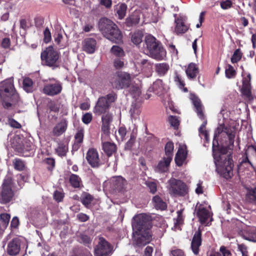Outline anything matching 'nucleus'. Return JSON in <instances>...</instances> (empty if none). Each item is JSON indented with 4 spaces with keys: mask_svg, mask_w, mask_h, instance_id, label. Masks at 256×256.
Wrapping results in <instances>:
<instances>
[{
    "mask_svg": "<svg viewBox=\"0 0 256 256\" xmlns=\"http://www.w3.org/2000/svg\"><path fill=\"white\" fill-rule=\"evenodd\" d=\"M68 127V121L65 118L62 119L54 128L52 134L54 136H58L64 134Z\"/></svg>",
    "mask_w": 256,
    "mask_h": 256,
    "instance_id": "24",
    "label": "nucleus"
},
{
    "mask_svg": "<svg viewBox=\"0 0 256 256\" xmlns=\"http://www.w3.org/2000/svg\"><path fill=\"white\" fill-rule=\"evenodd\" d=\"M132 227L134 240L138 246H144L150 242L152 236L150 230L151 219L149 216L145 214L135 216L133 218Z\"/></svg>",
    "mask_w": 256,
    "mask_h": 256,
    "instance_id": "2",
    "label": "nucleus"
},
{
    "mask_svg": "<svg viewBox=\"0 0 256 256\" xmlns=\"http://www.w3.org/2000/svg\"><path fill=\"white\" fill-rule=\"evenodd\" d=\"M69 180L71 185L74 188H80L82 184L80 178L74 174H70Z\"/></svg>",
    "mask_w": 256,
    "mask_h": 256,
    "instance_id": "35",
    "label": "nucleus"
},
{
    "mask_svg": "<svg viewBox=\"0 0 256 256\" xmlns=\"http://www.w3.org/2000/svg\"><path fill=\"white\" fill-rule=\"evenodd\" d=\"M202 244V234L200 229L194 233L191 242V248L195 255L199 252V248Z\"/></svg>",
    "mask_w": 256,
    "mask_h": 256,
    "instance_id": "20",
    "label": "nucleus"
},
{
    "mask_svg": "<svg viewBox=\"0 0 256 256\" xmlns=\"http://www.w3.org/2000/svg\"><path fill=\"white\" fill-rule=\"evenodd\" d=\"M171 161L172 160H170V158H167L166 157H164L162 160L158 162L156 168V170L160 172H166Z\"/></svg>",
    "mask_w": 256,
    "mask_h": 256,
    "instance_id": "31",
    "label": "nucleus"
},
{
    "mask_svg": "<svg viewBox=\"0 0 256 256\" xmlns=\"http://www.w3.org/2000/svg\"><path fill=\"white\" fill-rule=\"evenodd\" d=\"M14 185V182L12 176H6L0 188V204H6L12 200L14 196V192L12 190Z\"/></svg>",
    "mask_w": 256,
    "mask_h": 256,
    "instance_id": "6",
    "label": "nucleus"
},
{
    "mask_svg": "<svg viewBox=\"0 0 256 256\" xmlns=\"http://www.w3.org/2000/svg\"><path fill=\"white\" fill-rule=\"evenodd\" d=\"M143 34L140 31H136L134 32L131 37L132 42L136 45L140 44L142 42Z\"/></svg>",
    "mask_w": 256,
    "mask_h": 256,
    "instance_id": "37",
    "label": "nucleus"
},
{
    "mask_svg": "<svg viewBox=\"0 0 256 256\" xmlns=\"http://www.w3.org/2000/svg\"><path fill=\"white\" fill-rule=\"evenodd\" d=\"M139 18L132 16L126 18V22L128 26H132L134 24H137L139 22Z\"/></svg>",
    "mask_w": 256,
    "mask_h": 256,
    "instance_id": "57",
    "label": "nucleus"
},
{
    "mask_svg": "<svg viewBox=\"0 0 256 256\" xmlns=\"http://www.w3.org/2000/svg\"><path fill=\"white\" fill-rule=\"evenodd\" d=\"M96 40L92 38H86L82 42L83 50L88 54H92L96 48Z\"/></svg>",
    "mask_w": 256,
    "mask_h": 256,
    "instance_id": "23",
    "label": "nucleus"
},
{
    "mask_svg": "<svg viewBox=\"0 0 256 256\" xmlns=\"http://www.w3.org/2000/svg\"><path fill=\"white\" fill-rule=\"evenodd\" d=\"M242 53L240 49H236L231 58V61L232 63H236L242 58Z\"/></svg>",
    "mask_w": 256,
    "mask_h": 256,
    "instance_id": "53",
    "label": "nucleus"
},
{
    "mask_svg": "<svg viewBox=\"0 0 256 256\" xmlns=\"http://www.w3.org/2000/svg\"><path fill=\"white\" fill-rule=\"evenodd\" d=\"M146 185L148 188L150 192L154 194L157 190V184L156 182L153 181H146Z\"/></svg>",
    "mask_w": 256,
    "mask_h": 256,
    "instance_id": "51",
    "label": "nucleus"
},
{
    "mask_svg": "<svg viewBox=\"0 0 256 256\" xmlns=\"http://www.w3.org/2000/svg\"><path fill=\"white\" fill-rule=\"evenodd\" d=\"M10 218V214L6 213H2L0 215V220L2 223V227L6 228L9 224Z\"/></svg>",
    "mask_w": 256,
    "mask_h": 256,
    "instance_id": "43",
    "label": "nucleus"
},
{
    "mask_svg": "<svg viewBox=\"0 0 256 256\" xmlns=\"http://www.w3.org/2000/svg\"><path fill=\"white\" fill-rule=\"evenodd\" d=\"M186 72L188 78L194 79L198 73V68L196 64L192 62L188 64Z\"/></svg>",
    "mask_w": 256,
    "mask_h": 256,
    "instance_id": "30",
    "label": "nucleus"
},
{
    "mask_svg": "<svg viewBox=\"0 0 256 256\" xmlns=\"http://www.w3.org/2000/svg\"><path fill=\"white\" fill-rule=\"evenodd\" d=\"M112 252V246L104 238L100 237L94 248V256H110Z\"/></svg>",
    "mask_w": 256,
    "mask_h": 256,
    "instance_id": "12",
    "label": "nucleus"
},
{
    "mask_svg": "<svg viewBox=\"0 0 256 256\" xmlns=\"http://www.w3.org/2000/svg\"><path fill=\"white\" fill-rule=\"evenodd\" d=\"M81 202L84 205L88 208L90 205L91 202L93 200L92 196L88 193H84L81 196Z\"/></svg>",
    "mask_w": 256,
    "mask_h": 256,
    "instance_id": "40",
    "label": "nucleus"
},
{
    "mask_svg": "<svg viewBox=\"0 0 256 256\" xmlns=\"http://www.w3.org/2000/svg\"><path fill=\"white\" fill-rule=\"evenodd\" d=\"M8 122L9 125L14 128H21V124L13 118H9Z\"/></svg>",
    "mask_w": 256,
    "mask_h": 256,
    "instance_id": "64",
    "label": "nucleus"
},
{
    "mask_svg": "<svg viewBox=\"0 0 256 256\" xmlns=\"http://www.w3.org/2000/svg\"><path fill=\"white\" fill-rule=\"evenodd\" d=\"M12 162L14 170L18 171H22L26 168L25 162L20 158H14Z\"/></svg>",
    "mask_w": 256,
    "mask_h": 256,
    "instance_id": "33",
    "label": "nucleus"
},
{
    "mask_svg": "<svg viewBox=\"0 0 256 256\" xmlns=\"http://www.w3.org/2000/svg\"><path fill=\"white\" fill-rule=\"evenodd\" d=\"M86 159L88 163L94 168H98L102 164L99 158L98 151L94 148L88 150L86 153Z\"/></svg>",
    "mask_w": 256,
    "mask_h": 256,
    "instance_id": "15",
    "label": "nucleus"
},
{
    "mask_svg": "<svg viewBox=\"0 0 256 256\" xmlns=\"http://www.w3.org/2000/svg\"><path fill=\"white\" fill-rule=\"evenodd\" d=\"M232 3L230 0H222L220 2V6L222 9L228 10L232 6Z\"/></svg>",
    "mask_w": 256,
    "mask_h": 256,
    "instance_id": "59",
    "label": "nucleus"
},
{
    "mask_svg": "<svg viewBox=\"0 0 256 256\" xmlns=\"http://www.w3.org/2000/svg\"><path fill=\"white\" fill-rule=\"evenodd\" d=\"M155 70L160 76H165L170 70V65L166 62L158 63L155 64Z\"/></svg>",
    "mask_w": 256,
    "mask_h": 256,
    "instance_id": "28",
    "label": "nucleus"
},
{
    "mask_svg": "<svg viewBox=\"0 0 256 256\" xmlns=\"http://www.w3.org/2000/svg\"><path fill=\"white\" fill-rule=\"evenodd\" d=\"M113 88L122 90L130 87L131 84L130 75L124 72H116L110 80Z\"/></svg>",
    "mask_w": 256,
    "mask_h": 256,
    "instance_id": "7",
    "label": "nucleus"
},
{
    "mask_svg": "<svg viewBox=\"0 0 256 256\" xmlns=\"http://www.w3.org/2000/svg\"><path fill=\"white\" fill-rule=\"evenodd\" d=\"M130 112L132 118H136L140 112V107L136 104L132 103Z\"/></svg>",
    "mask_w": 256,
    "mask_h": 256,
    "instance_id": "42",
    "label": "nucleus"
},
{
    "mask_svg": "<svg viewBox=\"0 0 256 256\" xmlns=\"http://www.w3.org/2000/svg\"><path fill=\"white\" fill-rule=\"evenodd\" d=\"M225 74L226 78H231L235 76L236 72L232 66L228 65L226 69Z\"/></svg>",
    "mask_w": 256,
    "mask_h": 256,
    "instance_id": "49",
    "label": "nucleus"
},
{
    "mask_svg": "<svg viewBox=\"0 0 256 256\" xmlns=\"http://www.w3.org/2000/svg\"><path fill=\"white\" fill-rule=\"evenodd\" d=\"M175 28L174 32L176 34H183L186 32L189 26L186 24V20L184 18L179 16L175 19Z\"/></svg>",
    "mask_w": 256,
    "mask_h": 256,
    "instance_id": "19",
    "label": "nucleus"
},
{
    "mask_svg": "<svg viewBox=\"0 0 256 256\" xmlns=\"http://www.w3.org/2000/svg\"><path fill=\"white\" fill-rule=\"evenodd\" d=\"M68 151V146L67 144L64 143L58 144V146L56 149V152L60 156H64Z\"/></svg>",
    "mask_w": 256,
    "mask_h": 256,
    "instance_id": "41",
    "label": "nucleus"
},
{
    "mask_svg": "<svg viewBox=\"0 0 256 256\" xmlns=\"http://www.w3.org/2000/svg\"><path fill=\"white\" fill-rule=\"evenodd\" d=\"M174 148V144L171 142H168L165 146L166 158H170L172 160L173 157V151Z\"/></svg>",
    "mask_w": 256,
    "mask_h": 256,
    "instance_id": "36",
    "label": "nucleus"
},
{
    "mask_svg": "<svg viewBox=\"0 0 256 256\" xmlns=\"http://www.w3.org/2000/svg\"><path fill=\"white\" fill-rule=\"evenodd\" d=\"M110 190L112 192H120L125 189L126 180L121 176L112 178L110 180Z\"/></svg>",
    "mask_w": 256,
    "mask_h": 256,
    "instance_id": "13",
    "label": "nucleus"
},
{
    "mask_svg": "<svg viewBox=\"0 0 256 256\" xmlns=\"http://www.w3.org/2000/svg\"><path fill=\"white\" fill-rule=\"evenodd\" d=\"M22 238L19 237L13 238L8 243L6 252L12 256H16L19 254L20 250Z\"/></svg>",
    "mask_w": 256,
    "mask_h": 256,
    "instance_id": "17",
    "label": "nucleus"
},
{
    "mask_svg": "<svg viewBox=\"0 0 256 256\" xmlns=\"http://www.w3.org/2000/svg\"><path fill=\"white\" fill-rule=\"evenodd\" d=\"M166 188L169 194L172 196H184L188 193L186 184L174 178H171L168 181Z\"/></svg>",
    "mask_w": 256,
    "mask_h": 256,
    "instance_id": "8",
    "label": "nucleus"
},
{
    "mask_svg": "<svg viewBox=\"0 0 256 256\" xmlns=\"http://www.w3.org/2000/svg\"><path fill=\"white\" fill-rule=\"evenodd\" d=\"M98 28L104 37L110 41L116 43L122 41V34L117 26L111 20L106 18H100Z\"/></svg>",
    "mask_w": 256,
    "mask_h": 256,
    "instance_id": "5",
    "label": "nucleus"
},
{
    "mask_svg": "<svg viewBox=\"0 0 256 256\" xmlns=\"http://www.w3.org/2000/svg\"><path fill=\"white\" fill-rule=\"evenodd\" d=\"M112 54L117 58H123L125 53L122 48L118 46H113L111 48Z\"/></svg>",
    "mask_w": 256,
    "mask_h": 256,
    "instance_id": "39",
    "label": "nucleus"
},
{
    "mask_svg": "<svg viewBox=\"0 0 256 256\" xmlns=\"http://www.w3.org/2000/svg\"><path fill=\"white\" fill-rule=\"evenodd\" d=\"M238 249L241 252L242 256H248V248L245 244H238Z\"/></svg>",
    "mask_w": 256,
    "mask_h": 256,
    "instance_id": "55",
    "label": "nucleus"
},
{
    "mask_svg": "<svg viewBox=\"0 0 256 256\" xmlns=\"http://www.w3.org/2000/svg\"><path fill=\"white\" fill-rule=\"evenodd\" d=\"M242 236V238L250 242H256V227H248L243 232Z\"/></svg>",
    "mask_w": 256,
    "mask_h": 256,
    "instance_id": "25",
    "label": "nucleus"
},
{
    "mask_svg": "<svg viewBox=\"0 0 256 256\" xmlns=\"http://www.w3.org/2000/svg\"><path fill=\"white\" fill-rule=\"evenodd\" d=\"M129 91L131 95L135 98L138 96L141 93L140 88L135 86H130V88Z\"/></svg>",
    "mask_w": 256,
    "mask_h": 256,
    "instance_id": "52",
    "label": "nucleus"
},
{
    "mask_svg": "<svg viewBox=\"0 0 256 256\" xmlns=\"http://www.w3.org/2000/svg\"><path fill=\"white\" fill-rule=\"evenodd\" d=\"M84 129L82 128L79 129L74 136L75 144L79 145L82 143L84 138Z\"/></svg>",
    "mask_w": 256,
    "mask_h": 256,
    "instance_id": "44",
    "label": "nucleus"
},
{
    "mask_svg": "<svg viewBox=\"0 0 256 256\" xmlns=\"http://www.w3.org/2000/svg\"><path fill=\"white\" fill-rule=\"evenodd\" d=\"M58 58V52L52 46H48L41 53L42 64L49 66H57Z\"/></svg>",
    "mask_w": 256,
    "mask_h": 256,
    "instance_id": "10",
    "label": "nucleus"
},
{
    "mask_svg": "<svg viewBox=\"0 0 256 256\" xmlns=\"http://www.w3.org/2000/svg\"><path fill=\"white\" fill-rule=\"evenodd\" d=\"M43 162L46 165V168L48 170H52L55 166V160L53 158H46L44 160Z\"/></svg>",
    "mask_w": 256,
    "mask_h": 256,
    "instance_id": "47",
    "label": "nucleus"
},
{
    "mask_svg": "<svg viewBox=\"0 0 256 256\" xmlns=\"http://www.w3.org/2000/svg\"><path fill=\"white\" fill-rule=\"evenodd\" d=\"M62 84L59 81L46 84L43 88V92L50 96H54L60 94L62 90Z\"/></svg>",
    "mask_w": 256,
    "mask_h": 256,
    "instance_id": "14",
    "label": "nucleus"
},
{
    "mask_svg": "<svg viewBox=\"0 0 256 256\" xmlns=\"http://www.w3.org/2000/svg\"><path fill=\"white\" fill-rule=\"evenodd\" d=\"M53 196L55 200L59 202L62 200L64 197V194L62 190H56L54 192Z\"/></svg>",
    "mask_w": 256,
    "mask_h": 256,
    "instance_id": "54",
    "label": "nucleus"
},
{
    "mask_svg": "<svg viewBox=\"0 0 256 256\" xmlns=\"http://www.w3.org/2000/svg\"><path fill=\"white\" fill-rule=\"evenodd\" d=\"M0 92L2 104L4 108L10 109L19 100V96L14 87L12 78L6 79L0 83Z\"/></svg>",
    "mask_w": 256,
    "mask_h": 256,
    "instance_id": "3",
    "label": "nucleus"
},
{
    "mask_svg": "<svg viewBox=\"0 0 256 256\" xmlns=\"http://www.w3.org/2000/svg\"><path fill=\"white\" fill-rule=\"evenodd\" d=\"M113 120V116L110 112H106L102 116V123L110 124Z\"/></svg>",
    "mask_w": 256,
    "mask_h": 256,
    "instance_id": "50",
    "label": "nucleus"
},
{
    "mask_svg": "<svg viewBox=\"0 0 256 256\" xmlns=\"http://www.w3.org/2000/svg\"><path fill=\"white\" fill-rule=\"evenodd\" d=\"M186 145L180 146L175 157V162L178 166H181L185 161L187 156Z\"/></svg>",
    "mask_w": 256,
    "mask_h": 256,
    "instance_id": "22",
    "label": "nucleus"
},
{
    "mask_svg": "<svg viewBox=\"0 0 256 256\" xmlns=\"http://www.w3.org/2000/svg\"><path fill=\"white\" fill-rule=\"evenodd\" d=\"M152 203L154 206L156 210H164L167 208V205L162 199L158 196H155L152 199Z\"/></svg>",
    "mask_w": 256,
    "mask_h": 256,
    "instance_id": "29",
    "label": "nucleus"
},
{
    "mask_svg": "<svg viewBox=\"0 0 256 256\" xmlns=\"http://www.w3.org/2000/svg\"><path fill=\"white\" fill-rule=\"evenodd\" d=\"M44 41L46 43H48L50 42L52 39L51 36V34L50 32V30L48 28H46L44 32Z\"/></svg>",
    "mask_w": 256,
    "mask_h": 256,
    "instance_id": "60",
    "label": "nucleus"
},
{
    "mask_svg": "<svg viewBox=\"0 0 256 256\" xmlns=\"http://www.w3.org/2000/svg\"><path fill=\"white\" fill-rule=\"evenodd\" d=\"M194 212L202 224L206 223L211 217L210 212L203 204L198 203L195 208Z\"/></svg>",
    "mask_w": 256,
    "mask_h": 256,
    "instance_id": "16",
    "label": "nucleus"
},
{
    "mask_svg": "<svg viewBox=\"0 0 256 256\" xmlns=\"http://www.w3.org/2000/svg\"><path fill=\"white\" fill-rule=\"evenodd\" d=\"M250 74H249L242 80V85L241 92L243 96L248 100H252L254 97L252 94V86L250 84Z\"/></svg>",
    "mask_w": 256,
    "mask_h": 256,
    "instance_id": "18",
    "label": "nucleus"
},
{
    "mask_svg": "<svg viewBox=\"0 0 256 256\" xmlns=\"http://www.w3.org/2000/svg\"><path fill=\"white\" fill-rule=\"evenodd\" d=\"M124 65V58H116L114 60V66L116 69H120Z\"/></svg>",
    "mask_w": 256,
    "mask_h": 256,
    "instance_id": "48",
    "label": "nucleus"
},
{
    "mask_svg": "<svg viewBox=\"0 0 256 256\" xmlns=\"http://www.w3.org/2000/svg\"><path fill=\"white\" fill-rule=\"evenodd\" d=\"M183 216L182 212L178 210L177 212V218L174 219V226L172 228V230H180V226L183 223Z\"/></svg>",
    "mask_w": 256,
    "mask_h": 256,
    "instance_id": "32",
    "label": "nucleus"
},
{
    "mask_svg": "<svg viewBox=\"0 0 256 256\" xmlns=\"http://www.w3.org/2000/svg\"><path fill=\"white\" fill-rule=\"evenodd\" d=\"M127 6L124 4H118L115 8L120 19H122L126 16Z\"/></svg>",
    "mask_w": 256,
    "mask_h": 256,
    "instance_id": "34",
    "label": "nucleus"
},
{
    "mask_svg": "<svg viewBox=\"0 0 256 256\" xmlns=\"http://www.w3.org/2000/svg\"><path fill=\"white\" fill-rule=\"evenodd\" d=\"M80 242H82L84 245H88L90 244L92 240L90 238L85 234H81L80 236Z\"/></svg>",
    "mask_w": 256,
    "mask_h": 256,
    "instance_id": "62",
    "label": "nucleus"
},
{
    "mask_svg": "<svg viewBox=\"0 0 256 256\" xmlns=\"http://www.w3.org/2000/svg\"><path fill=\"white\" fill-rule=\"evenodd\" d=\"M33 82L29 78H26L23 80V88L27 92L33 91Z\"/></svg>",
    "mask_w": 256,
    "mask_h": 256,
    "instance_id": "38",
    "label": "nucleus"
},
{
    "mask_svg": "<svg viewBox=\"0 0 256 256\" xmlns=\"http://www.w3.org/2000/svg\"><path fill=\"white\" fill-rule=\"evenodd\" d=\"M102 149L108 156L110 157L116 151V146L114 142H109L102 143Z\"/></svg>",
    "mask_w": 256,
    "mask_h": 256,
    "instance_id": "27",
    "label": "nucleus"
},
{
    "mask_svg": "<svg viewBox=\"0 0 256 256\" xmlns=\"http://www.w3.org/2000/svg\"><path fill=\"white\" fill-rule=\"evenodd\" d=\"M170 256H184V252L182 250L174 248H172L170 252Z\"/></svg>",
    "mask_w": 256,
    "mask_h": 256,
    "instance_id": "61",
    "label": "nucleus"
},
{
    "mask_svg": "<svg viewBox=\"0 0 256 256\" xmlns=\"http://www.w3.org/2000/svg\"><path fill=\"white\" fill-rule=\"evenodd\" d=\"M20 152L26 157L32 156L34 153V146L30 140H26L22 144Z\"/></svg>",
    "mask_w": 256,
    "mask_h": 256,
    "instance_id": "21",
    "label": "nucleus"
},
{
    "mask_svg": "<svg viewBox=\"0 0 256 256\" xmlns=\"http://www.w3.org/2000/svg\"><path fill=\"white\" fill-rule=\"evenodd\" d=\"M246 198L250 202L256 204V189L249 190L246 195Z\"/></svg>",
    "mask_w": 256,
    "mask_h": 256,
    "instance_id": "46",
    "label": "nucleus"
},
{
    "mask_svg": "<svg viewBox=\"0 0 256 256\" xmlns=\"http://www.w3.org/2000/svg\"><path fill=\"white\" fill-rule=\"evenodd\" d=\"M164 90V86L162 80H156L148 90L150 92H153L156 94L160 95Z\"/></svg>",
    "mask_w": 256,
    "mask_h": 256,
    "instance_id": "26",
    "label": "nucleus"
},
{
    "mask_svg": "<svg viewBox=\"0 0 256 256\" xmlns=\"http://www.w3.org/2000/svg\"><path fill=\"white\" fill-rule=\"evenodd\" d=\"M168 120L170 126H172L174 129L178 128L180 122L177 116H168Z\"/></svg>",
    "mask_w": 256,
    "mask_h": 256,
    "instance_id": "45",
    "label": "nucleus"
},
{
    "mask_svg": "<svg viewBox=\"0 0 256 256\" xmlns=\"http://www.w3.org/2000/svg\"><path fill=\"white\" fill-rule=\"evenodd\" d=\"M92 119V114L90 112H87L84 114L82 116V121L85 124H90Z\"/></svg>",
    "mask_w": 256,
    "mask_h": 256,
    "instance_id": "58",
    "label": "nucleus"
},
{
    "mask_svg": "<svg viewBox=\"0 0 256 256\" xmlns=\"http://www.w3.org/2000/svg\"><path fill=\"white\" fill-rule=\"evenodd\" d=\"M144 48L146 54L157 60H163L166 57L165 49L160 42L151 34L146 36Z\"/></svg>",
    "mask_w": 256,
    "mask_h": 256,
    "instance_id": "4",
    "label": "nucleus"
},
{
    "mask_svg": "<svg viewBox=\"0 0 256 256\" xmlns=\"http://www.w3.org/2000/svg\"><path fill=\"white\" fill-rule=\"evenodd\" d=\"M192 100L196 109V112L198 116L200 118L204 120L202 124L198 129L200 134H202L204 136L206 140L208 142L209 140L208 133L207 130H204L207 124V122L204 118V114L202 112V106L200 103V101L199 98L195 96H192Z\"/></svg>",
    "mask_w": 256,
    "mask_h": 256,
    "instance_id": "11",
    "label": "nucleus"
},
{
    "mask_svg": "<svg viewBox=\"0 0 256 256\" xmlns=\"http://www.w3.org/2000/svg\"><path fill=\"white\" fill-rule=\"evenodd\" d=\"M28 179L26 176L20 174L18 176V182L20 188L24 184V182H26Z\"/></svg>",
    "mask_w": 256,
    "mask_h": 256,
    "instance_id": "63",
    "label": "nucleus"
},
{
    "mask_svg": "<svg viewBox=\"0 0 256 256\" xmlns=\"http://www.w3.org/2000/svg\"><path fill=\"white\" fill-rule=\"evenodd\" d=\"M116 98L117 95L114 92H112L105 96L99 98L94 108V113L100 115L106 112L111 104L114 102Z\"/></svg>",
    "mask_w": 256,
    "mask_h": 256,
    "instance_id": "9",
    "label": "nucleus"
},
{
    "mask_svg": "<svg viewBox=\"0 0 256 256\" xmlns=\"http://www.w3.org/2000/svg\"><path fill=\"white\" fill-rule=\"evenodd\" d=\"M136 63L138 65H139L142 68V70L145 68H151L150 64L148 62V60L146 59H142L140 62H136Z\"/></svg>",
    "mask_w": 256,
    "mask_h": 256,
    "instance_id": "56",
    "label": "nucleus"
},
{
    "mask_svg": "<svg viewBox=\"0 0 256 256\" xmlns=\"http://www.w3.org/2000/svg\"><path fill=\"white\" fill-rule=\"evenodd\" d=\"M235 130L230 126L220 125L214 132L212 142V152L216 170L226 179L233 176L232 152Z\"/></svg>",
    "mask_w": 256,
    "mask_h": 256,
    "instance_id": "1",
    "label": "nucleus"
}]
</instances>
